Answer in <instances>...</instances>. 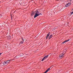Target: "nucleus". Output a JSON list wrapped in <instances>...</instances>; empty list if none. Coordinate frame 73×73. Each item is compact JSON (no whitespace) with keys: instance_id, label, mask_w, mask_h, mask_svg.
Instances as JSON below:
<instances>
[{"instance_id":"2eb2a0df","label":"nucleus","mask_w":73,"mask_h":73,"mask_svg":"<svg viewBox=\"0 0 73 73\" xmlns=\"http://www.w3.org/2000/svg\"><path fill=\"white\" fill-rule=\"evenodd\" d=\"M66 53V51H65L64 53Z\"/></svg>"},{"instance_id":"7ed1b4c3","label":"nucleus","mask_w":73,"mask_h":73,"mask_svg":"<svg viewBox=\"0 0 73 73\" xmlns=\"http://www.w3.org/2000/svg\"><path fill=\"white\" fill-rule=\"evenodd\" d=\"M59 57L60 58H62L64 57V54H61L59 56Z\"/></svg>"},{"instance_id":"f257e3e1","label":"nucleus","mask_w":73,"mask_h":73,"mask_svg":"<svg viewBox=\"0 0 73 73\" xmlns=\"http://www.w3.org/2000/svg\"><path fill=\"white\" fill-rule=\"evenodd\" d=\"M40 15H41V13H40V12L38 11H37L36 12H35V15H34V18L35 19V17H37V16H38Z\"/></svg>"},{"instance_id":"4468645a","label":"nucleus","mask_w":73,"mask_h":73,"mask_svg":"<svg viewBox=\"0 0 73 73\" xmlns=\"http://www.w3.org/2000/svg\"><path fill=\"white\" fill-rule=\"evenodd\" d=\"M69 0V1H71V0Z\"/></svg>"},{"instance_id":"1a4fd4ad","label":"nucleus","mask_w":73,"mask_h":73,"mask_svg":"<svg viewBox=\"0 0 73 73\" xmlns=\"http://www.w3.org/2000/svg\"><path fill=\"white\" fill-rule=\"evenodd\" d=\"M48 56H49V55H48L47 56H46L44 57V58H45L46 59V58H47L48 57Z\"/></svg>"},{"instance_id":"f8f14e48","label":"nucleus","mask_w":73,"mask_h":73,"mask_svg":"<svg viewBox=\"0 0 73 73\" xmlns=\"http://www.w3.org/2000/svg\"><path fill=\"white\" fill-rule=\"evenodd\" d=\"M21 44H23V42H21Z\"/></svg>"},{"instance_id":"f3484780","label":"nucleus","mask_w":73,"mask_h":73,"mask_svg":"<svg viewBox=\"0 0 73 73\" xmlns=\"http://www.w3.org/2000/svg\"><path fill=\"white\" fill-rule=\"evenodd\" d=\"M72 62H73V61H72Z\"/></svg>"},{"instance_id":"39448f33","label":"nucleus","mask_w":73,"mask_h":73,"mask_svg":"<svg viewBox=\"0 0 73 73\" xmlns=\"http://www.w3.org/2000/svg\"><path fill=\"white\" fill-rule=\"evenodd\" d=\"M70 39H68V40H65L64 42L62 43V44H64V43H65V42H68V41H70Z\"/></svg>"},{"instance_id":"dca6fc26","label":"nucleus","mask_w":73,"mask_h":73,"mask_svg":"<svg viewBox=\"0 0 73 73\" xmlns=\"http://www.w3.org/2000/svg\"><path fill=\"white\" fill-rule=\"evenodd\" d=\"M1 53H0V56L1 55Z\"/></svg>"},{"instance_id":"ddd939ff","label":"nucleus","mask_w":73,"mask_h":73,"mask_svg":"<svg viewBox=\"0 0 73 73\" xmlns=\"http://www.w3.org/2000/svg\"><path fill=\"white\" fill-rule=\"evenodd\" d=\"M22 40H23V41H24V39H23V38H22Z\"/></svg>"},{"instance_id":"9b49d317","label":"nucleus","mask_w":73,"mask_h":73,"mask_svg":"<svg viewBox=\"0 0 73 73\" xmlns=\"http://www.w3.org/2000/svg\"><path fill=\"white\" fill-rule=\"evenodd\" d=\"M34 15V13H32L31 14V16H33Z\"/></svg>"},{"instance_id":"6e6552de","label":"nucleus","mask_w":73,"mask_h":73,"mask_svg":"<svg viewBox=\"0 0 73 73\" xmlns=\"http://www.w3.org/2000/svg\"><path fill=\"white\" fill-rule=\"evenodd\" d=\"M52 35H51L50 36L49 38V39H50V38H52Z\"/></svg>"},{"instance_id":"423d86ee","label":"nucleus","mask_w":73,"mask_h":73,"mask_svg":"<svg viewBox=\"0 0 73 73\" xmlns=\"http://www.w3.org/2000/svg\"><path fill=\"white\" fill-rule=\"evenodd\" d=\"M50 68H49L47 70H46V71L45 72L46 73H47V72H48L49 70H50Z\"/></svg>"},{"instance_id":"9d476101","label":"nucleus","mask_w":73,"mask_h":73,"mask_svg":"<svg viewBox=\"0 0 73 73\" xmlns=\"http://www.w3.org/2000/svg\"><path fill=\"white\" fill-rule=\"evenodd\" d=\"M45 60V58L44 57L43 58L42 60V61H44V60Z\"/></svg>"},{"instance_id":"f03ea898","label":"nucleus","mask_w":73,"mask_h":73,"mask_svg":"<svg viewBox=\"0 0 73 73\" xmlns=\"http://www.w3.org/2000/svg\"><path fill=\"white\" fill-rule=\"evenodd\" d=\"M12 60L11 59L10 60H7L6 61L3 62V64L4 65H7V64H8L9 63V62L11 61Z\"/></svg>"},{"instance_id":"20e7f679","label":"nucleus","mask_w":73,"mask_h":73,"mask_svg":"<svg viewBox=\"0 0 73 73\" xmlns=\"http://www.w3.org/2000/svg\"><path fill=\"white\" fill-rule=\"evenodd\" d=\"M70 5H71V3H68L66 5L65 7H69V6Z\"/></svg>"},{"instance_id":"0eeeda50","label":"nucleus","mask_w":73,"mask_h":73,"mask_svg":"<svg viewBox=\"0 0 73 73\" xmlns=\"http://www.w3.org/2000/svg\"><path fill=\"white\" fill-rule=\"evenodd\" d=\"M49 35H50V33H48L47 36H46V38L47 39L48 38V37H49Z\"/></svg>"}]
</instances>
